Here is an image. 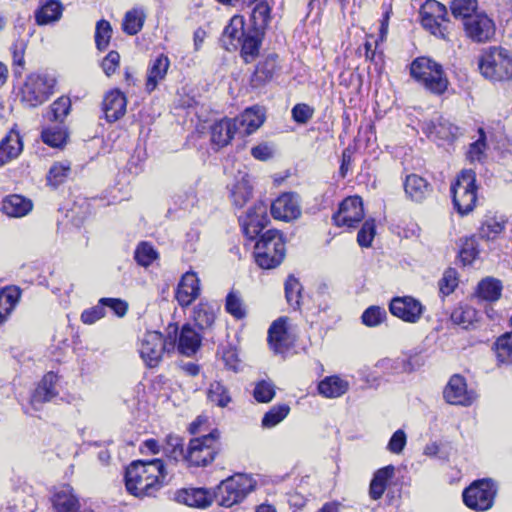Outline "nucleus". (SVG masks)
I'll return each instance as SVG.
<instances>
[{
    "mask_svg": "<svg viewBox=\"0 0 512 512\" xmlns=\"http://www.w3.org/2000/svg\"><path fill=\"white\" fill-rule=\"evenodd\" d=\"M166 476L161 459L134 461L126 468V489L136 497L152 496L162 487Z\"/></svg>",
    "mask_w": 512,
    "mask_h": 512,
    "instance_id": "f257e3e1",
    "label": "nucleus"
},
{
    "mask_svg": "<svg viewBox=\"0 0 512 512\" xmlns=\"http://www.w3.org/2000/svg\"><path fill=\"white\" fill-rule=\"evenodd\" d=\"M167 337L158 331H147L140 339L139 353L146 366L157 367L162 360L164 352L174 350L178 327L170 324L167 328Z\"/></svg>",
    "mask_w": 512,
    "mask_h": 512,
    "instance_id": "f03ea898",
    "label": "nucleus"
},
{
    "mask_svg": "<svg viewBox=\"0 0 512 512\" xmlns=\"http://www.w3.org/2000/svg\"><path fill=\"white\" fill-rule=\"evenodd\" d=\"M478 67L488 80L509 81L512 79V53L503 47H489L479 57Z\"/></svg>",
    "mask_w": 512,
    "mask_h": 512,
    "instance_id": "7ed1b4c3",
    "label": "nucleus"
},
{
    "mask_svg": "<svg viewBox=\"0 0 512 512\" xmlns=\"http://www.w3.org/2000/svg\"><path fill=\"white\" fill-rule=\"evenodd\" d=\"M285 243L282 234L277 230H267L257 240L254 247V258L263 269L277 267L284 259Z\"/></svg>",
    "mask_w": 512,
    "mask_h": 512,
    "instance_id": "20e7f679",
    "label": "nucleus"
},
{
    "mask_svg": "<svg viewBox=\"0 0 512 512\" xmlns=\"http://www.w3.org/2000/svg\"><path fill=\"white\" fill-rule=\"evenodd\" d=\"M411 76L434 94L447 89L448 79L440 64L427 57L416 58L410 67Z\"/></svg>",
    "mask_w": 512,
    "mask_h": 512,
    "instance_id": "39448f33",
    "label": "nucleus"
},
{
    "mask_svg": "<svg viewBox=\"0 0 512 512\" xmlns=\"http://www.w3.org/2000/svg\"><path fill=\"white\" fill-rule=\"evenodd\" d=\"M253 479L246 474H235L217 486L214 497L220 506L231 507L241 502L254 488Z\"/></svg>",
    "mask_w": 512,
    "mask_h": 512,
    "instance_id": "423d86ee",
    "label": "nucleus"
},
{
    "mask_svg": "<svg viewBox=\"0 0 512 512\" xmlns=\"http://www.w3.org/2000/svg\"><path fill=\"white\" fill-rule=\"evenodd\" d=\"M450 190L454 207L460 215L473 211L477 201L476 174L473 170H463Z\"/></svg>",
    "mask_w": 512,
    "mask_h": 512,
    "instance_id": "0eeeda50",
    "label": "nucleus"
},
{
    "mask_svg": "<svg viewBox=\"0 0 512 512\" xmlns=\"http://www.w3.org/2000/svg\"><path fill=\"white\" fill-rule=\"evenodd\" d=\"M55 79L48 75L32 74L21 89V101L30 108L44 103L53 93Z\"/></svg>",
    "mask_w": 512,
    "mask_h": 512,
    "instance_id": "6e6552de",
    "label": "nucleus"
},
{
    "mask_svg": "<svg viewBox=\"0 0 512 512\" xmlns=\"http://www.w3.org/2000/svg\"><path fill=\"white\" fill-rule=\"evenodd\" d=\"M497 485L491 479L474 481L463 491V501L473 510L486 511L493 506Z\"/></svg>",
    "mask_w": 512,
    "mask_h": 512,
    "instance_id": "1a4fd4ad",
    "label": "nucleus"
},
{
    "mask_svg": "<svg viewBox=\"0 0 512 512\" xmlns=\"http://www.w3.org/2000/svg\"><path fill=\"white\" fill-rule=\"evenodd\" d=\"M219 433L217 430L190 440L185 460L192 466H206L217 453Z\"/></svg>",
    "mask_w": 512,
    "mask_h": 512,
    "instance_id": "9d476101",
    "label": "nucleus"
},
{
    "mask_svg": "<svg viewBox=\"0 0 512 512\" xmlns=\"http://www.w3.org/2000/svg\"><path fill=\"white\" fill-rule=\"evenodd\" d=\"M463 29L467 38L475 43H486L495 35L496 27L492 18L484 11L474 13L465 20Z\"/></svg>",
    "mask_w": 512,
    "mask_h": 512,
    "instance_id": "9b49d317",
    "label": "nucleus"
},
{
    "mask_svg": "<svg viewBox=\"0 0 512 512\" xmlns=\"http://www.w3.org/2000/svg\"><path fill=\"white\" fill-rule=\"evenodd\" d=\"M425 307L412 296L394 297L390 301V313L407 323H417L424 313Z\"/></svg>",
    "mask_w": 512,
    "mask_h": 512,
    "instance_id": "f8f14e48",
    "label": "nucleus"
},
{
    "mask_svg": "<svg viewBox=\"0 0 512 512\" xmlns=\"http://www.w3.org/2000/svg\"><path fill=\"white\" fill-rule=\"evenodd\" d=\"M267 205L256 202L245 215L239 218L243 232L249 239H254L266 227L269 222Z\"/></svg>",
    "mask_w": 512,
    "mask_h": 512,
    "instance_id": "ddd939ff",
    "label": "nucleus"
},
{
    "mask_svg": "<svg viewBox=\"0 0 512 512\" xmlns=\"http://www.w3.org/2000/svg\"><path fill=\"white\" fill-rule=\"evenodd\" d=\"M332 218L337 226L356 227L364 218V208L361 197L350 196L344 199Z\"/></svg>",
    "mask_w": 512,
    "mask_h": 512,
    "instance_id": "4468645a",
    "label": "nucleus"
},
{
    "mask_svg": "<svg viewBox=\"0 0 512 512\" xmlns=\"http://www.w3.org/2000/svg\"><path fill=\"white\" fill-rule=\"evenodd\" d=\"M443 396L447 403L464 407L470 406L477 398V394L473 390L467 389L465 378L459 374H455L449 379Z\"/></svg>",
    "mask_w": 512,
    "mask_h": 512,
    "instance_id": "2eb2a0df",
    "label": "nucleus"
},
{
    "mask_svg": "<svg viewBox=\"0 0 512 512\" xmlns=\"http://www.w3.org/2000/svg\"><path fill=\"white\" fill-rule=\"evenodd\" d=\"M422 130L433 141L452 142L459 135V128L443 116H437L422 125Z\"/></svg>",
    "mask_w": 512,
    "mask_h": 512,
    "instance_id": "dca6fc26",
    "label": "nucleus"
},
{
    "mask_svg": "<svg viewBox=\"0 0 512 512\" xmlns=\"http://www.w3.org/2000/svg\"><path fill=\"white\" fill-rule=\"evenodd\" d=\"M238 134L250 135L259 129L265 121V110L260 106L246 108L240 115L231 118Z\"/></svg>",
    "mask_w": 512,
    "mask_h": 512,
    "instance_id": "f3484780",
    "label": "nucleus"
},
{
    "mask_svg": "<svg viewBox=\"0 0 512 512\" xmlns=\"http://www.w3.org/2000/svg\"><path fill=\"white\" fill-rule=\"evenodd\" d=\"M271 215L278 220L291 221L300 216V206L293 193H284L271 203Z\"/></svg>",
    "mask_w": 512,
    "mask_h": 512,
    "instance_id": "a211bd4d",
    "label": "nucleus"
},
{
    "mask_svg": "<svg viewBox=\"0 0 512 512\" xmlns=\"http://www.w3.org/2000/svg\"><path fill=\"white\" fill-rule=\"evenodd\" d=\"M127 100L125 95L117 89L106 93L102 102L105 119L109 123L116 122L126 113Z\"/></svg>",
    "mask_w": 512,
    "mask_h": 512,
    "instance_id": "6ab92c4d",
    "label": "nucleus"
},
{
    "mask_svg": "<svg viewBox=\"0 0 512 512\" xmlns=\"http://www.w3.org/2000/svg\"><path fill=\"white\" fill-rule=\"evenodd\" d=\"M57 382V374L48 372L44 375L31 396L30 402L35 410H38L43 403L50 402L57 397Z\"/></svg>",
    "mask_w": 512,
    "mask_h": 512,
    "instance_id": "aec40b11",
    "label": "nucleus"
},
{
    "mask_svg": "<svg viewBox=\"0 0 512 512\" xmlns=\"http://www.w3.org/2000/svg\"><path fill=\"white\" fill-rule=\"evenodd\" d=\"M247 32L248 28H245L244 18L239 15L233 16L229 23L225 26L221 36L223 47L227 51L237 50L239 48L241 39Z\"/></svg>",
    "mask_w": 512,
    "mask_h": 512,
    "instance_id": "412c9836",
    "label": "nucleus"
},
{
    "mask_svg": "<svg viewBox=\"0 0 512 512\" xmlns=\"http://www.w3.org/2000/svg\"><path fill=\"white\" fill-rule=\"evenodd\" d=\"M200 295V281L194 272L185 273L177 287L176 299L180 306H189Z\"/></svg>",
    "mask_w": 512,
    "mask_h": 512,
    "instance_id": "4be33fe9",
    "label": "nucleus"
},
{
    "mask_svg": "<svg viewBox=\"0 0 512 512\" xmlns=\"http://www.w3.org/2000/svg\"><path fill=\"white\" fill-rule=\"evenodd\" d=\"M253 187L250 177L245 172H239L235 182L230 187V198L236 208H242L252 197Z\"/></svg>",
    "mask_w": 512,
    "mask_h": 512,
    "instance_id": "5701e85b",
    "label": "nucleus"
},
{
    "mask_svg": "<svg viewBox=\"0 0 512 512\" xmlns=\"http://www.w3.org/2000/svg\"><path fill=\"white\" fill-rule=\"evenodd\" d=\"M268 342L275 353H284L289 349L291 341L284 318H279L272 323L268 330Z\"/></svg>",
    "mask_w": 512,
    "mask_h": 512,
    "instance_id": "b1692460",
    "label": "nucleus"
},
{
    "mask_svg": "<svg viewBox=\"0 0 512 512\" xmlns=\"http://www.w3.org/2000/svg\"><path fill=\"white\" fill-rule=\"evenodd\" d=\"M169 67L170 60L168 56L164 54L158 55L154 60L150 62L145 84V89L148 93L153 92L158 84L165 79Z\"/></svg>",
    "mask_w": 512,
    "mask_h": 512,
    "instance_id": "393cba45",
    "label": "nucleus"
},
{
    "mask_svg": "<svg viewBox=\"0 0 512 512\" xmlns=\"http://www.w3.org/2000/svg\"><path fill=\"white\" fill-rule=\"evenodd\" d=\"M262 43V33L258 28H248V32L239 43L240 55L245 63L254 61L258 55Z\"/></svg>",
    "mask_w": 512,
    "mask_h": 512,
    "instance_id": "a878e982",
    "label": "nucleus"
},
{
    "mask_svg": "<svg viewBox=\"0 0 512 512\" xmlns=\"http://www.w3.org/2000/svg\"><path fill=\"white\" fill-rule=\"evenodd\" d=\"M237 134L231 118H223L211 126V142L217 148L227 146Z\"/></svg>",
    "mask_w": 512,
    "mask_h": 512,
    "instance_id": "bb28decb",
    "label": "nucleus"
},
{
    "mask_svg": "<svg viewBox=\"0 0 512 512\" xmlns=\"http://www.w3.org/2000/svg\"><path fill=\"white\" fill-rule=\"evenodd\" d=\"M52 503L57 512H78L80 509L79 500L69 485H64L54 492Z\"/></svg>",
    "mask_w": 512,
    "mask_h": 512,
    "instance_id": "cd10ccee",
    "label": "nucleus"
},
{
    "mask_svg": "<svg viewBox=\"0 0 512 512\" xmlns=\"http://www.w3.org/2000/svg\"><path fill=\"white\" fill-rule=\"evenodd\" d=\"M22 149L23 144L19 133L11 130L0 142V167L16 159Z\"/></svg>",
    "mask_w": 512,
    "mask_h": 512,
    "instance_id": "c85d7f7f",
    "label": "nucleus"
},
{
    "mask_svg": "<svg viewBox=\"0 0 512 512\" xmlns=\"http://www.w3.org/2000/svg\"><path fill=\"white\" fill-rule=\"evenodd\" d=\"M404 190L412 201L422 202L432 192V187L423 177L410 174L405 179Z\"/></svg>",
    "mask_w": 512,
    "mask_h": 512,
    "instance_id": "c756f323",
    "label": "nucleus"
},
{
    "mask_svg": "<svg viewBox=\"0 0 512 512\" xmlns=\"http://www.w3.org/2000/svg\"><path fill=\"white\" fill-rule=\"evenodd\" d=\"M176 343L179 353L192 356L201 345V336L189 324H185L181 328Z\"/></svg>",
    "mask_w": 512,
    "mask_h": 512,
    "instance_id": "7c9ffc66",
    "label": "nucleus"
},
{
    "mask_svg": "<svg viewBox=\"0 0 512 512\" xmlns=\"http://www.w3.org/2000/svg\"><path fill=\"white\" fill-rule=\"evenodd\" d=\"M32 206L31 200L21 195L13 194L3 199L1 210L9 217L19 218L27 215L32 210Z\"/></svg>",
    "mask_w": 512,
    "mask_h": 512,
    "instance_id": "2f4dec72",
    "label": "nucleus"
},
{
    "mask_svg": "<svg viewBox=\"0 0 512 512\" xmlns=\"http://www.w3.org/2000/svg\"><path fill=\"white\" fill-rule=\"evenodd\" d=\"M279 70L278 56L276 54L268 55L263 61L259 62L252 76L254 86H260L270 81Z\"/></svg>",
    "mask_w": 512,
    "mask_h": 512,
    "instance_id": "473e14b6",
    "label": "nucleus"
},
{
    "mask_svg": "<svg viewBox=\"0 0 512 512\" xmlns=\"http://www.w3.org/2000/svg\"><path fill=\"white\" fill-rule=\"evenodd\" d=\"M21 296L16 286H8L0 290V326L7 321Z\"/></svg>",
    "mask_w": 512,
    "mask_h": 512,
    "instance_id": "72a5a7b5",
    "label": "nucleus"
},
{
    "mask_svg": "<svg viewBox=\"0 0 512 512\" xmlns=\"http://www.w3.org/2000/svg\"><path fill=\"white\" fill-rule=\"evenodd\" d=\"M63 13V5L59 0H46L35 12L38 25H46L58 21Z\"/></svg>",
    "mask_w": 512,
    "mask_h": 512,
    "instance_id": "f704fd0d",
    "label": "nucleus"
},
{
    "mask_svg": "<svg viewBox=\"0 0 512 512\" xmlns=\"http://www.w3.org/2000/svg\"><path fill=\"white\" fill-rule=\"evenodd\" d=\"M177 500L190 507L204 508L210 505L211 498L203 488H192L178 492Z\"/></svg>",
    "mask_w": 512,
    "mask_h": 512,
    "instance_id": "c9c22d12",
    "label": "nucleus"
},
{
    "mask_svg": "<svg viewBox=\"0 0 512 512\" xmlns=\"http://www.w3.org/2000/svg\"><path fill=\"white\" fill-rule=\"evenodd\" d=\"M395 467L388 465L377 470L370 483V496L372 499L377 500L382 497L385 492L387 482L394 476Z\"/></svg>",
    "mask_w": 512,
    "mask_h": 512,
    "instance_id": "e433bc0d",
    "label": "nucleus"
},
{
    "mask_svg": "<svg viewBox=\"0 0 512 512\" xmlns=\"http://www.w3.org/2000/svg\"><path fill=\"white\" fill-rule=\"evenodd\" d=\"M506 220L498 216H485L478 231V236L486 241L495 240L505 229Z\"/></svg>",
    "mask_w": 512,
    "mask_h": 512,
    "instance_id": "4c0bfd02",
    "label": "nucleus"
},
{
    "mask_svg": "<svg viewBox=\"0 0 512 512\" xmlns=\"http://www.w3.org/2000/svg\"><path fill=\"white\" fill-rule=\"evenodd\" d=\"M347 381L338 376H330L323 379L318 384V392L327 398H337L342 396L348 390Z\"/></svg>",
    "mask_w": 512,
    "mask_h": 512,
    "instance_id": "58836bf2",
    "label": "nucleus"
},
{
    "mask_svg": "<svg viewBox=\"0 0 512 512\" xmlns=\"http://www.w3.org/2000/svg\"><path fill=\"white\" fill-rule=\"evenodd\" d=\"M146 15L141 8H133L126 12L122 29L128 35H136L143 28Z\"/></svg>",
    "mask_w": 512,
    "mask_h": 512,
    "instance_id": "ea45409f",
    "label": "nucleus"
},
{
    "mask_svg": "<svg viewBox=\"0 0 512 512\" xmlns=\"http://www.w3.org/2000/svg\"><path fill=\"white\" fill-rule=\"evenodd\" d=\"M450 10L455 19H460L462 23H465L469 17L478 13V1L477 0H452L450 2Z\"/></svg>",
    "mask_w": 512,
    "mask_h": 512,
    "instance_id": "a19ab883",
    "label": "nucleus"
},
{
    "mask_svg": "<svg viewBox=\"0 0 512 512\" xmlns=\"http://www.w3.org/2000/svg\"><path fill=\"white\" fill-rule=\"evenodd\" d=\"M193 319L201 331L210 330L215 321L214 310L207 303H199L194 308Z\"/></svg>",
    "mask_w": 512,
    "mask_h": 512,
    "instance_id": "79ce46f5",
    "label": "nucleus"
},
{
    "mask_svg": "<svg viewBox=\"0 0 512 512\" xmlns=\"http://www.w3.org/2000/svg\"><path fill=\"white\" fill-rule=\"evenodd\" d=\"M502 284L499 280L491 277L483 279L477 288L478 296L484 300L493 302L501 296Z\"/></svg>",
    "mask_w": 512,
    "mask_h": 512,
    "instance_id": "37998d69",
    "label": "nucleus"
},
{
    "mask_svg": "<svg viewBox=\"0 0 512 512\" xmlns=\"http://www.w3.org/2000/svg\"><path fill=\"white\" fill-rule=\"evenodd\" d=\"M207 398L221 408L227 407L232 401L228 388L219 381L210 383Z\"/></svg>",
    "mask_w": 512,
    "mask_h": 512,
    "instance_id": "c03bdc74",
    "label": "nucleus"
},
{
    "mask_svg": "<svg viewBox=\"0 0 512 512\" xmlns=\"http://www.w3.org/2000/svg\"><path fill=\"white\" fill-rule=\"evenodd\" d=\"M477 311L469 305H459L451 313V320L454 324L468 329L477 320Z\"/></svg>",
    "mask_w": 512,
    "mask_h": 512,
    "instance_id": "a18cd8bd",
    "label": "nucleus"
},
{
    "mask_svg": "<svg viewBox=\"0 0 512 512\" xmlns=\"http://www.w3.org/2000/svg\"><path fill=\"white\" fill-rule=\"evenodd\" d=\"M162 450L170 460H173L175 462H177L180 459L185 460L186 454H184L183 439L177 435H167Z\"/></svg>",
    "mask_w": 512,
    "mask_h": 512,
    "instance_id": "49530a36",
    "label": "nucleus"
},
{
    "mask_svg": "<svg viewBox=\"0 0 512 512\" xmlns=\"http://www.w3.org/2000/svg\"><path fill=\"white\" fill-rule=\"evenodd\" d=\"M494 350L500 363L512 364V332L500 336L494 344Z\"/></svg>",
    "mask_w": 512,
    "mask_h": 512,
    "instance_id": "de8ad7c7",
    "label": "nucleus"
},
{
    "mask_svg": "<svg viewBox=\"0 0 512 512\" xmlns=\"http://www.w3.org/2000/svg\"><path fill=\"white\" fill-rule=\"evenodd\" d=\"M158 258V253L148 242H141L134 252V259L138 265L148 267Z\"/></svg>",
    "mask_w": 512,
    "mask_h": 512,
    "instance_id": "09e8293b",
    "label": "nucleus"
},
{
    "mask_svg": "<svg viewBox=\"0 0 512 512\" xmlns=\"http://www.w3.org/2000/svg\"><path fill=\"white\" fill-rule=\"evenodd\" d=\"M70 108V98L62 96L51 104L47 117L51 121L62 123L65 117L69 114Z\"/></svg>",
    "mask_w": 512,
    "mask_h": 512,
    "instance_id": "8fccbe9b",
    "label": "nucleus"
},
{
    "mask_svg": "<svg viewBox=\"0 0 512 512\" xmlns=\"http://www.w3.org/2000/svg\"><path fill=\"white\" fill-rule=\"evenodd\" d=\"M301 289L298 279L290 275L285 282V297L294 310L300 307Z\"/></svg>",
    "mask_w": 512,
    "mask_h": 512,
    "instance_id": "3c124183",
    "label": "nucleus"
},
{
    "mask_svg": "<svg viewBox=\"0 0 512 512\" xmlns=\"http://www.w3.org/2000/svg\"><path fill=\"white\" fill-rule=\"evenodd\" d=\"M290 407L286 404L273 406L262 418V426L272 428L284 420L289 414Z\"/></svg>",
    "mask_w": 512,
    "mask_h": 512,
    "instance_id": "603ef678",
    "label": "nucleus"
},
{
    "mask_svg": "<svg viewBox=\"0 0 512 512\" xmlns=\"http://www.w3.org/2000/svg\"><path fill=\"white\" fill-rule=\"evenodd\" d=\"M478 139L471 143L467 152V158L470 162H481L485 157L487 149L486 134L483 128L478 129Z\"/></svg>",
    "mask_w": 512,
    "mask_h": 512,
    "instance_id": "864d4df0",
    "label": "nucleus"
},
{
    "mask_svg": "<svg viewBox=\"0 0 512 512\" xmlns=\"http://www.w3.org/2000/svg\"><path fill=\"white\" fill-rule=\"evenodd\" d=\"M27 43L24 39H17L12 44L10 50L13 59V71L17 76H21L24 69L25 60L24 55L26 51Z\"/></svg>",
    "mask_w": 512,
    "mask_h": 512,
    "instance_id": "5fc2aeb1",
    "label": "nucleus"
},
{
    "mask_svg": "<svg viewBox=\"0 0 512 512\" xmlns=\"http://www.w3.org/2000/svg\"><path fill=\"white\" fill-rule=\"evenodd\" d=\"M271 8L266 1H261L252 10L251 19L254 23L252 28L264 29L270 21Z\"/></svg>",
    "mask_w": 512,
    "mask_h": 512,
    "instance_id": "6e6d98bb",
    "label": "nucleus"
},
{
    "mask_svg": "<svg viewBox=\"0 0 512 512\" xmlns=\"http://www.w3.org/2000/svg\"><path fill=\"white\" fill-rule=\"evenodd\" d=\"M226 311L236 319H242L246 316L245 305L237 292L231 291L226 296Z\"/></svg>",
    "mask_w": 512,
    "mask_h": 512,
    "instance_id": "4d7b16f0",
    "label": "nucleus"
},
{
    "mask_svg": "<svg viewBox=\"0 0 512 512\" xmlns=\"http://www.w3.org/2000/svg\"><path fill=\"white\" fill-rule=\"evenodd\" d=\"M420 15H425L441 21H447L448 11L445 5L437 0H426L419 11Z\"/></svg>",
    "mask_w": 512,
    "mask_h": 512,
    "instance_id": "13d9d810",
    "label": "nucleus"
},
{
    "mask_svg": "<svg viewBox=\"0 0 512 512\" xmlns=\"http://www.w3.org/2000/svg\"><path fill=\"white\" fill-rule=\"evenodd\" d=\"M112 36V27L110 23L104 19L96 24L95 43L98 50L103 51L107 49Z\"/></svg>",
    "mask_w": 512,
    "mask_h": 512,
    "instance_id": "bf43d9fd",
    "label": "nucleus"
},
{
    "mask_svg": "<svg viewBox=\"0 0 512 512\" xmlns=\"http://www.w3.org/2000/svg\"><path fill=\"white\" fill-rule=\"evenodd\" d=\"M387 317V312L380 306H370L362 314V323L368 327L380 325Z\"/></svg>",
    "mask_w": 512,
    "mask_h": 512,
    "instance_id": "052dcab7",
    "label": "nucleus"
},
{
    "mask_svg": "<svg viewBox=\"0 0 512 512\" xmlns=\"http://www.w3.org/2000/svg\"><path fill=\"white\" fill-rule=\"evenodd\" d=\"M479 252L477 236L474 235L464 240L460 250V258L464 264H471Z\"/></svg>",
    "mask_w": 512,
    "mask_h": 512,
    "instance_id": "680f3d73",
    "label": "nucleus"
},
{
    "mask_svg": "<svg viewBox=\"0 0 512 512\" xmlns=\"http://www.w3.org/2000/svg\"><path fill=\"white\" fill-rule=\"evenodd\" d=\"M253 396L259 403H268L275 396V387L272 382L262 380L259 381L254 388Z\"/></svg>",
    "mask_w": 512,
    "mask_h": 512,
    "instance_id": "e2e57ef3",
    "label": "nucleus"
},
{
    "mask_svg": "<svg viewBox=\"0 0 512 512\" xmlns=\"http://www.w3.org/2000/svg\"><path fill=\"white\" fill-rule=\"evenodd\" d=\"M41 138L51 147H60L66 141V132L59 127L46 128L42 131Z\"/></svg>",
    "mask_w": 512,
    "mask_h": 512,
    "instance_id": "0e129e2a",
    "label": "nucleus"
},
{
    "mask_svg": "<svg viewBox=\"0 0 512 512\" xmlns=\"http://www.w3.org/2000/svg\"><path fill=\"white\" fill-rule=\"evenodd\" d=\"M376 234L374 219L366 220L357 234V242L361 247H370Z\"/></svg>",
    "mask_w": 512,
    "mask_h": 512,
    "instance_id": "69168bd1",
    "label": "nucleus"
},
{
    "mask_svg": "<svg viewBox=\"0 0 512 512\" xmlns=\"http://www.w3.org/2000/svg\"><path fill=\"white\" fill-rule=\"evenodd\" d=\"M69 172L70 166L68 164L56 163L49 169L47 180L51 185L58 186L68 177Z\"/></svg>",
    "mask_w": 512,
    "mask_h": 512,
    "instance_id": "338daca9",
    "label": "nucleus"
},
{
    "mask_svg": "<svg viewBox=\"0 0 512 512\" xmlns=\"http://www.w3.org/2000/svg\"><path fill=\"white\" fill-rule=\"evenodd\" d=\"M458 285L457 272L455 269H447L439 281V289L443 295L451 294Z\"/></svg>",
    "mask_w": 512,
    "mask_h": 512,
    "instance_id": "774afa93",
    "label": "nucleus"
}]
</instances>
